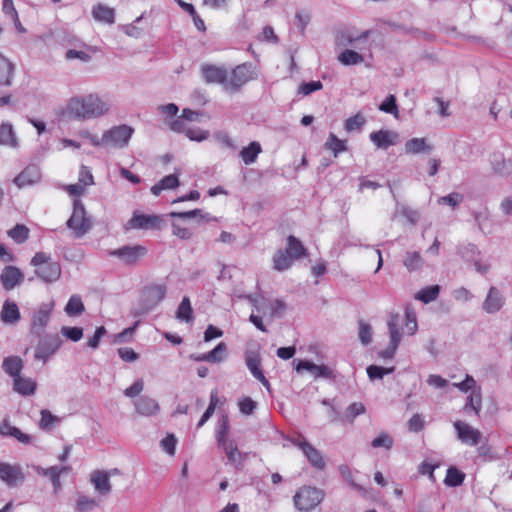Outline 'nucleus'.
Returning a JSON list of instances; mask_svg holds the SVG:
<instances>
[{
    "mask_svg": "<svg viewBox=\"0 0 512 512\" xmlns=\"http://www.w3.org/2000/svg\"><path fill=\"white\" fill-rule=\"evenodd\" d=\"M110 110V104L97 94L72 97L65 109L68 117L77 120H88L101 117Z\"/></svg>",
    "mask_w": 512,
    "mask_h": 512,
    "instance_id": "obj_1",
    "label": "nucleus"
},
{
    "mask_svg": "<svg viewBox=\"0 0 512 512\" xmlns=\"http://www.w3.org/2000/svg\"><path fill=\"white\" fill-rule=\"evenodd\" d=\"M66 225L72 231L75 238H82L92 228V220L87 216L86 209L81 200H74L73 212Z\"/></svg>",
    "mask_w": 512,
    "mask_h": 512,
    "instance_id": "obj_2",
    "label": "nucleus"
},
{
    "mask_svg": "<svg viewBox=\"0 0 512 512\" xmlns=\"http://www.w3.org/2000/svg\"><path fill=\"white\" fill-rule=\"evenodd\" d=\"M256 78L257 73L253 64L242 63L228 73L226 92L237 93L246 83Z\"/></svg>",
    "mask_w": 512,
    "mask_h": 512,
    "instance_id": "obj_3",
    "label": "nucleus"
},
{
    "mask_svg": "<svg viewBox=\"0 0 512 512\" xmlns=\"http://www.w3.org/2000/svg\"><path fill=\"white\" fill-rule=\"evenodd\" d=\"M167 288L164 284L146 286L141 293L140 310L137 314H147L165 298Z\"/></svg>",
    "mask_w": 512,
    "mask_h": 512,
    "instance_id": "obj_4",
    "label": "nucleus"
},
{
    "mask_svg": "<svg viewBox=\"0 0 512 512\" xmlns=\"http://www.w3.org/2000/svg\"><path fill=\"white\" fill-rule=\"evenodd\" d=\"M323 492L315 487L304 486L294 495V504L300 511H310L323 500Z\"/></svg>",
    "mask_w": 512,
    "mask_h": 512,
    "instance_id": "obj_5",
    "label": "nucleus"
},
{
    "mask_svg": "<svg viewBox=\"0 0 512 512\" xmlns=\"http://www.w3.org/2000/svg\"><path fill=\"white\" fill-rule=\"evenodd\" d=\"M134 129L128 125H118L103 133L104 146L124 148L128 145Z\"/></svg>",
    "mask_w": 512,
    "mask_h": 512,
    "instance_id": "obj_6",
    "label": "nucleus"
},
{
    "mask_svg": "<svg viewBox=\"0 0 512 512\" xmlns=\"http://www.w3.org/2000/svg\"><path fill=\"white\" fill-rule=\"evenodd\" d=\"M147 254L143 245H125L110 252L111 256L119 258L126 265H136Z\"/></svg>",
    "mask_w": 512,
    "mask_h": 512,
    "instance_id": "obj_7",
    "label": "nucleus"
},
{
    "mask_svg": "<svg viewBox=\"0 0 512 512\" xmlns=\"http://www.w3.org/2000/svg\"><path fill=\"white\" fill-rule=\"evenodd\" d=\"M293 445L298 447L306 456L309 463L318 470H323L326 466L322 453L312 446L304 437H298L292 440Z\"/></svg>",
    "mask_w": 512,
    "mask_h": 512,
    "instance_id": "obj_8",
    "label": "nucleus"
},
{
    "mask_svg": "<svg viewBox=\"0 0 512 512\" xmlns=\"http://www.w3.org/2000/svg\"><path fill=\"white\" fill-rule=\"evenodd\" d=\"M62 344V340L58 335H46L40 339L35 349V359L41 360L43 363L54 354Z\"/></svg>",
    "mask_w": 512,
    "mask_h": 512,
    "instance_id": "obj_9",
    "label": "nucleus"
},
{
    "mask_svg": "<svg viewBox=\"0 0 512 512\" xmlns=\"http://www.w3.org/2000/svg\"><path fill=\"white\" fill-rule=\"evenodd\" d=\"M458 439L469 446H476L481 440V432L462 421H455L453 424Z\"/></svg>",
    "mask_w": 512,
    "mask_h": 512,
    "instance_id": "obj_10",
    "label": "nucleus"
},
{
    "mask_svg": "<svg viewBox=\"0 0 512 512\" xmlns=\"http://www.w3.org/2000/svg\"><path fill=\"white\" fill-rule=\"evenodd\" d=\"M201 72L206 83L221 84L226 91L228 71L224 67L206 64L201 67Z\"/></svg>",
    "mask_w": 512,
    "mask_h": 512,
    "instance_id": "obj_11",
    "label": "nucleus"
},
{
    "mask_svg": "<svg viewBox=\"0 0 512 512\" xmlns=\"http://www.w3.org/2000/svg\"><path fill=\"white\" fill-rule=\"evenodd\" d=\"M162 219L157 215H146L135 212L128 221V228L132 229H159Z\"/></svg>",
    "mask_w": 512,
    "mask_h": 512,
    "instance_id": "obj_12",
    "label": "nucleus"
},
{
    "mask_svg": "<svg viewBox=\"0 0 512 512\" xmlns=\"http://www.w3.org/2000/svg\"><path fill=\"white\" fill-rule=\"evenodd\" d=\"M245 363L251 374L269 390L270 383L261 369V357L259 353L256 351L246 352Z\"/></svg>",
    "mask_w": 512,
    "mask_h": 512,
    "instance_id": "obj_13",
    "label": "nucleus"
},
{
    "mask_svg": "<svg viewBox=\"0 0 512 512\" xmlns=\"http://www.w3.org/2000/svg\"><path fill=\"white\" fill-rule=\"evenodd\" d=\"M296 371H308L314 378L332 379L334 378L333 371L325 365H317L307 360H300L296 367Z\"/></svg>",
    "mask_w": 512,
    "mask_h": 512,
    "instance_id": "obj_14",
    "label": "nucleus"
},
{
    "mask_svg": "<svg viewBox=\"0 0 512 512\" xmlns=\"http://www.w3.org/2000/svg\"><path fill=\"white\" fill-rule=\"evenodd\" d=\"M23 280V273L15 266H6L0 274V281L7 291L14 289Z\"/></svg>",
    "mask_w": 512,
    "mask_h": 512,
    "instance_id": "obj_15",
    "label": "nucleus"
},
{
    "mask_svg": "<svg viewBox=\"0 0 512 512\" xmlns=\"http://www.w3.org/2000/svg\"><path fill=\"white\" fill-rule=\"evenodd\" d=\"M505 298L501 291L492 286L490 287L488 294L483 302V310L488 314H494L498 312L504 305Z\"/></svg>",
    "mask_w": 512,
    "mask_h": 512,
    "instance_id": "obj_16",
    "label": "nucleus"
},
{
    "mask_svg": "<svg viewBox=\"0 0 512 512\" xmlns=\"http://www.w3.org/2000/svg\"><path fill=\"white\" fill-rule=\"evenodd\" d=\"M135 411L142 416H153L160 411L158 402L149 396H141L134 402Z\"/></svg>",
    "mask_w": 512,
    "mask_h": 512,
    "instance_id": "obj_17",
    "label": "nucleus"
},
{
    "mask_svg": "<svg viewBox=\"0 0 512 512\" xmlns=\"http://www.w3.org/2000/svg\"><path fill=\"white\" fill-rule=\"evenodd\" d=\"M41 179L40 169L36 165L27 166L18 176L15 177L14 183L19 187H25L36 184Z\"/></svg>",
    "mask_w": 512,
    "mask_h": 512,
    "instance_id": "obj_18",
    "label": "nucleus"
},
{
    "mask_svg": "<svg viewBox=\"0 0 512 512\" xmlns=\"http://www.w3.org/2000/svg\"><path fill=\"white\" fill-rule=\"evenodd\" d=\"M0 479L9 486H15L18 482L23 481L24 476L19 467L0 463Z\"/></svg>",
    "mask_w": 512,
    "mask_h": 512,
    "instance_id": "obj_19",
    "label": "nucleus"
},
{
    "mask_svg": "<svg viewBox=\"0 0 512 512\" xmlns=\"http://www.w3.org/2000/svg\"><path fill=\"white\" fill-rule=\"evenodd\" d=\"M398 134L390 130H379L370 134V140L381 149H387L397 143Z\"/></svg>",
    "mask_w": 512,
    "mask_h": 512,
    "instance_id": "obj_20",
    "label": "nucleus"
},
{
    "mask_svg": "<svg viewBox=\"0 0 512 512\" xmlns=\"http://www.w3.org/2000/svg\"><path fill=\"white\" fill-rule=\"evenodd\" d=\"M53 306V303L45 304L35 312L32 321L33 333H39L48 324Z\"/></svg>",
    "mask_w": 512,
    "mask_h": 512,
    "instance_id": "obj_21",
    "label": "nucleus"
},
{
    "mask_svg": "<svg viewBox=\"0 0 512 512\" xmlns=\"http://www.w3.org/2000/svg\"><path fill=\"white\" fill-rule=\"evenodd\" d=\"M36 275L44 282L57 281L61 276V267L58 262H52L35 270Z\"/></svg>",
    "mask_w": 512,
    "mask_h": 512,
    "instance_id": "obj_22",
    "label": "nucleus"
},
{
    "mask_svg": "<svg viewBox=\"0 0 512 512\" xmlns=\"http://www.w3.org/2000/svg\"><path fill=\"white\" fill-rule=\"evenodd\" d=\"M91 482L95 489L103 495L109 494L111 491V484L109 474L105 471L97 470L91 475Z\"/></svg>",
    "mask_w": 512,
    "mask_h": 512,
    "instance_id": "obj_23",
    "label": "nucleus"
},
{
    "mask_svg": "<svg viewBox=\"0 0 512 512\" xmlns=\"http://www.w3.org/2000/svg\"><path fill=\"white\" fill-rule=\"evenodd\" d=\"M92 16L96 21L113 24L115 22V11L104 4H96L92 8Z\"/></svg>",
    "mask_w": 512,
    "mask_h": 512,
    "instance_id": "obj_24",
    "label": "nucleus"
},
{
    "mask_svg": "<svg viewBox=\"0 0 512 512\" xmlns=\"http://www.w3.org/2000/svg\"><path fill=\"white\" fill-rule=\"evenodd\" d=\"M13 388L16 392L21 395L28 396L35 393L36 390V382L31 378L22 377L19 375L18 377L13 379Z\"/></svg>",
    "mask_w": 512,
    "mask_h": 512,
    "instance_id": "obj_25",
    "label": "nucleus"
},
{
    "mask_svg": "<svg viewBox=\"0 0 512 512\" xmlns=\"http://www.w3.org/2000/svg\"><path fill=\"white\" fill-rule=\"evenodd\" d=\"M490 161L496 173L502 175L512 173V158L505 159L501 153H494Z\"/></svg>",
    "mask_w": 512,
    "mask_h": 512,
    "instance_id": "obj_26",
    "label": "nucleus"
},
{
    "mask_svg": "<svg viewBox=\"0 0 512 512\" xmlns=\"http://www.w3.org/2000/svg\"><path fill=\"white\" fill-rule=\"evenodd\" d=\"M20 319L19 308L14 302L6 300L1 311V320L6 324H14Z\"/></svg>",
    "mask_w": 512,
    "mask_h": 512,
    "instance_id": "obj_27",
    "label": "nucleus"
},
{
    "mask_svg": "<svg viewBox=\"0 0 512 512\" xmlns=\"http://www.w3.org/2000/svg\"><path fill=\"white\" fill-rule=\"evenodd\" d=\"M387 324L390 335V344L393 345L394 348H398L402 338V334L399 329L400 316L398 314L390 315Z\"/></svg>",
    "mask_w": 512,
    "mask_h": 512,
    "instance_id": "obj_28",
    "label": "nucleus"
},
{
    "mask_svg": "<svg viewBox=\"0 0 512 512\" xmlns=\"http://www.w3.org/2000/svg\"><path fill=\"white\" fill-rule=\"evenodd\" d=\"M262 152L259 142L253 141L240 151V157L244 164L250 165L256 162L258 155Z\"/></svg>",
    "mask_w": 512,
    "mask_h": 512,
    "instance_id": "obj_29",
    "label": "nucleus"
},
{
    "mask_svg": "<svg viewBox=\"0 0 512 512\" xmlns=\"http://www.w3.org/2000/svg\"><path fill=\"white\" fill-rule=\"evenodd\" d=\"M23 367V362L18 356H9L4 358L2 368L9 376L16 378L20 375Z\"/></svg>",
    "mask_w": 512,
    "mask_h": 512,
    "instance_id": "obj_30",
    "label": "nucleus"
},
{
    "mask_svg": "<svg viewBox=\"0 0 512 512\" xmlns=\"http://www.w3.org/2000/svg\"><path fill=\"white\" fill-rule=\"evenodd\" d=\"M14 65L2 54H0V85L10 86L12 84Z\"/></svg>",
    "mask_w": 512,
    "mask_h": 512,
    "instance_id": "obj_31",
    "label": "nucleus"
},
{
    "mask_svg": "<svg viewBox=\"0 0 512 512\" xmlns=\"http://www.w3.org/2000/svg\"><path fill=\"white\" fill-rule=\"evenodd\" d=\"M179 186L178 177L170 174L162 178L157 184L151 187V193L155 196L160 195L163 190L175 189Z\"/></svg>",
    "mask_w": 512,
    "mask_h": 512,
    "instance_id": "obj_32",
    "label": "nucleus"
},
{
    "mask_svg": "<svg viewBox=\"0 0 512 512\" xmlns=\"http://www.w3.org/2000/svg\"><path fill=\"white\" fill-rule=\"evenodd\" d=\"M430 151L431 147L424 138H412L405 143L406 154L429 153Z\"/></svg>",
    "mask_w": 512,
    "mask_h": 512,
    "instance_id": "obj_33",
    "label": "nucleus"
},
{
    "mask_svg": "<svg viewBox=\"0 0 512 512\" xmlns=\"http://www.w3.org/2000/svg\"><path fill=\"white\" fill-rule=\"evenodd\" d=\"M221 449L224 450L228 460L235 466H238L243 462V456L239 452L236 444L233 440L228 441L226 443H223L221 445H218Z\"/></svg>",
    "mask_w": 512,
    "mask_h": 512,
    "instance_id": "obj_34",
    "label": "nucleus"
},
{
    "mask_svg": "<svg viewBox=\"0 0 512 512\" xmlns=\"http://www.w3.org/2000/svg\"><path fill=\"white\" fill-rule=\"evenodd\" d=\"M286 253L294 260L299 259L306 254V249L299 239L294 236H289L287 239Z\"/></svg>",
    "mask_w": 512,
    "mask_h": 512,
    "instance_id": "obj_35",
    "label": "nucleus"
},
{
    "mask_svg": "<svg viewBox=\"0 0 512 512\" xmlns=\"http://www.w3.org/2000/svg\"><path fill=\"white\" fill-rule=\"evenodd\" d=\"M369 35V31H364L360 36H353L349 31H339L336 34L335 42L337 46H348L353 45L360 39H366Z\"/></svg>",
    "mask_w": 512,
    "mask_h": 512,
    "instance_id": "obj_36",
    "label": "nucleus"
},
{
    "mask_svg": "<svg viewBox=\"0 0 512 512\" xmlns=\"http://www.w3.org/2000/svg\"><path fill=\"white\" fill-rule=\"evenodd\" d=\"M176 318L183 322H191L193 320V309L190 299L183 297L176 311Z\"/></svg>",
    "mask_w": 512,
    "mask_h": 512,
    "instance_id": "obj_37",
    "label": "nucleus"
},
{
    "mask_svg": "<svg viewBox=\"0 0 512 512\" xmlns=\"http://www.w3.org/2000/svg\"><path fill=\"white\" fill-rule=\"evenodd\" d=\"M0 144L9 145L11 147L17 146V139L11 124L3 123L0 126Z\"/></svg>",
    "mask_w": 512,
    "mask_h": 512,
    "instance_id": "obj_38",
    "label": "nucleus"
},
{
    "mask_svg": "<svg viewBox=\"0 0 512 512\" xmlns=\"http://www.w3.org/2000/svg\"><path fill=\"white\" fill-rule=\"evenodd\" d=\"M85 311V306L79 295H72L65 306L68 316H79Z\"/></svg>",
    "mask_w": 512,
    "mask_h": 512,
    "instance_id": "obj_39",
    "label": "nucleus"
},
{
    "mask_svg": "<svg viewBox=\"0 0 512 512\" xmlns=\"http://www.w3.org/2000/svg\"><path fill=\"white\" fill-rule=\"evenodd\" d=\"M293 260L294 259L290 257L286 251L278 250L273 257V267L277 271L287 270L291 266Z\"/></svg>",
    "mask_w": 512,
    "mask_h": 512,
    "instance_id": "obj_40",
    "label": "nucleus"
},
{
    "mask_svg": "<svg viewBox=\"0 0 512 512\" xmlns=\"http://www.w3.org/2000/svg\"><path fill=\"white\" fill-rule=\"evenodd\" d=\"M363 60L361 54L350 49H346L338 55V61L345 66L357 65L362 63Z\"/></svg>",
    "mask_w": 512,
    "mask_h": 512,
    "instance_id": "obj_41",
    "label": "nucleus"
},
{
    "mask_svg": "<svg viewBox=\"0 0 512 512\" xmlns=\"http://www.w3.org/2000/svg\"><path fill=\"white\" fill-rule=\"evenodd\" d=\"M325 149L331 150L334 156L347 150L346 141L338 139L333 133L329 134L327 141L324 144Z\"/></svg>",
    "mask_w": 512,
    "mask_h": 512,
    "instance_id": "obj_42",
    "label": "nucleus"
},
{
    "mask_svg": "<svg viewBox=\"0 0 512 512\" xmlns=\"http://www.w3.org/2000/svg\"><path fill=\"white\" fill-rule=\"evenodd\" d=\"M398 214L405 217L407 221L410 222L412 225H415L419 220V213L416 210H413L412 208L405 204H400L397 202L394 216Z\"/></svg>",
    "mask_w": 512,
    "mask_h": 512,
    "instance_id": "obj_43",
    "label": "nucleus"
},
{
    "mask_svg": "<svg viewBox=\"0 0 512 512\" xmlns=\"http://www.w3.org/2000/svg\"><path fill=\"white\" fill-rule=\"evenodd\" d=\"M439 292L440 287L438 285H432L421 289L416 294L415 298L427 304L434 301L438 297Z\"/></svg>",
    "mask_w": 512,
    "mask_h": 512,
    "instance_id": "obj_44",
    "label": "nucleus"
},
{
    "mask_svg": "<svg viewBox=\"0 0 512 512\" xmlns=\"http://www.w3.org/2000/svg\"><path fill=\"white\" fill-rule=\"evenodd\" d=\"M403 264L409 271H415L422 267L423 259L419 252H407Z\"/></svg>",
    "mask_w": 512,
    "mask_h": 512,
    "instance_id": "obj_45",
    "label": "nucleus"
},
{
    "mask_svg": "<svg viewBox=\"0 0 512 512\" xmlns=\"http://www.w3.org/2000/svg\"><path fill=\"white\" fill-rule=\"evenodd\" d=\"M464 478V473H462L455 467H450L447 470L444 482L447 486L456 487L463 483Z\"/></svg>",
    "mask_w": 512,
    "mask_h": 512,
    "instance_id": "obj_46",
    "label": "nucleus"
},
{
    "mask_svg": "<svg viewBox=\"0 0 512 512\" xmlns=\"http://www.w3.org/2000/svg\"><path fill=\"white\" fill-rule=\"evenodd\" d=\"M209 363H220L227 355V346L224 342H220L214 349L207 353Z\"/></svg>",
    "mask_w": 512,
    "mask_h": 512,
    "instance_id": "obj_47",
    "label": "nucleus"
},
{
    "mask_svg": "<svg viewBox=\"0 0 512 512\" xmlns=\"http://www.w3.org/2000/svg\"><path fill=\"white\" fill-rule=\"evenodd\" d=\"M8 235L16 242V243H24L29 237V229L22 224H17L14 228L8 231Z\"/></svg>",
    "mask_w": 512,
    "mask_h": 512,
    "instance_id": "obj_48",
    "label": "nucleus"
},
{
    "mask_svg": "<svg viewBox=\"0 0 512 512\" xmlns=\"http://www.w3.org/2000/svg\"><path fill=\"white\" fill-rule=\"evenodd\" d=\"M482 407V396L480 391L473 390L472 393L467 397V402L464 406L465 410L471 408L476 415H479Z\"/></svg>",
    "mask_w": 512,
    "mask_h": 512,
    "instance_id": "obj_49",
    "label": "nucleus"
},
{
    "mask_svg": "<svg viewBox=\"0 0 512 512\" xmlns=\"http://www.w3.org/2000/svg\"><path fill=\"white\" fill-rule=\"evenodd\" d=\"M228 433H229L228 418H227V416H223L218 423V428L216 431V439H217L218 445H221L223 443L231 441L227 437Z\"/></svg>",
    "mask_w": 512,
    "mask_h": 512,
    "instance_id": "obj_50",
    "label": "nucleus"
},
{
    "mask_svg": "<svg viewBox=\"0 0 512 512\" xmlns=\"http://www.w3.org/2000/svg\"><path fill=\"white\" fill-rule=\"evenodd\" d=\"M394 367L384 368L377 365H370L367 367V374L370 380L382 379L384 375L390 374L394 371Z\"/></svg>",
    "mask_w": 512,
    "mask_h": 512,
    "instance_id": "obj_51",
    "label": "nucleus"
},
{
    "mask_svg": "<svg viewBox=\"0 0 512 512\" xmlns=\"http://www.w3.org/2000/svg\"><path fill=\"white\" fill-rule=\"evenodd\" d=\"M60 418L52 415L49 410H42L41 411V420H40V427L43 430H50L54 424L59 423Z\"/></svg>",
    "mask_w": 512,
    "mask_h": 512,
    "instance_id": "obj_52",
    "label": "nucleus"
},
{
    "mask_svg": "<svg viewBox=\"0 0 512 512\" xmlns=\"http://www.w3.org/2000/svg\"><path fill=\"white\" fill-rule=\"evenodd\" d=\"M379 109L385 113L392 114L394 117H398L399 111L396 104V98L394 95H389L379 106Z\"/></svg>",
    "mask_w": 512,
    "mask_h": 512,
    "instance_id": "obj_53",
    "label": "nucleus"
},
{
    "mask_svg": "<svg viewBox=\"0 0 512 512\" xmlns=\"http://www.w3.org/2000/svg\"><path fill=\"white\" fill-rule=\"evenodd\" d=\"M365 411L366 409L363 403L354 402L347 407L345 418L352 423L357 416L364 414Z\"/></svg>",
    "mask_w": 512,
    "mask_h": 512,
    "instance_id": "obj_54",
    "label": "nucleus"
},
{
    "mask_svg": "<svg viewBox=\"0 0 512 512\" xmlns=\"http://www.w3.org/2000/svg\"><path fill=\"white\" fill-rule=\"evenodd\" d=\"M359 339L363 345H368L372 341V328L371 326L364 322L363 320L359 321Z\"/></svg>",
    "mask_w": 512,
    "mask_h": 512,
    "instance_id": "obj_55",
    "label": "nucleus"
},
{
    "mask_svg": "<svg viewBox=\"0 0 512 512\" xmlns=\"http://www.w3.org/2000/svg\"><path fill=\"white\" fill-rule=\"evenodd\" d=\"M405 326L409 335L415 334L418 329L416 314L409 308L405 310Z\"/></svg>",
    "mask_w": 512,
    "mask_h": 512,
    "instance_id": "obj_56",
    "label": "nucleus"
},
{
    "mask_svg": "<svg viewBox=\"0 0 512 512\" xmlns=\"http://www.w3.org/2000/svg\"><path fill=\"white\" fill-rule=\"evenodd\" d=\"M365 122H366V120H365L364 116H362L361 114L358 113L355 116L350 117L345 121V129L348 132L360 130L362 128V126L365 124Z\"/></svg>",
    "mask_w": 512,
    "mask_h": 512,
    "instance_id": "obj_57",
    "label": "nucleus"
},
{
    "mask_svg": "<svg viewBox=\"0 0 512 512\" xmlns=\"http://www.w3.org/2000/svg\"><path fill=\"white\" fill-rule=\"evenodd\" d=\"M61 333L63 336H65L66 338L73 342H77L81 340V338L83 337V329L80 327L63 326L61 329Z\"/></svg>",
    "mask_w": 512,
    "mask_h": 512,
    "instance_id": "obj_58",
    "label": "nucleus"
},
{
    "mask_svg": "<svg viewBox=\"0 0 512 512\" xmlns=\"http://www.w3.org/2000/svg\"><path fill=\"white\" fill-rule=\"evenodd\" d=\"M78 182L86 186L94 185V177L89 167L81 165L79 169Z\"/></svg>",
    "mask_w": 512,
    "mask_h": 512,
    "instance_id": "obj_59",
    "label": "nucleus"
},
{
    "mask_svg": "<svg viewBox=\"0 0 512 512\" xmlns=\"http://www.w3.org/2000/svg\"><path fill=\"white\" fill-rule=\"evenodd\" d=\"M463 201V195L457 192L450 193L438 199L439 204L449 205L451 207L458 206Z\"/></svg>",
    "mask_w": 512,
    "mask_h": 512,
    "instance_id": "obj_60",
    "label": "nucleus"
},
{
    "mask_svg": "<svg viewBox=\"0 0 512 512\" xmlns=\"http://www.w3.org/2000/svg\"><path fill=\"white\" fill-rule=\"evenodd\" d=\"M176 444L177 438L174 434H168L160 442L162 449L171 456L175 454Z\"/></svg>",
    "mask_w": 512,
    "mask_h": 512,
    "instance_id": "obj_61",
    "label": "nucleus"
},
{
    "mask_svg": "<svg viewBox=\"0 0 512 512\" xmlns=\"http://www.w3.org/2000/svg\"><path fill=\"white\" fill-rule=\"evenodd\" d=\"M323 87L321 81H311L302 83L298 88V93L304 96L310 95L312 92L321 90Z\"/></svg>",
    "mask_w": 512,
    "mask_h": 512,
    "instance_id": "obj_62",
    "label": "nucleus"
},
{
    "mask_svg": "<svg viewBox=\"0 0 512 512\" xmlns=\"http://www.w3.org/2000/svg\"><path fill=\"white\" fill-rule=\"evenodd\" d=\"M372 447L390 449L393 446V439L387 433H381L371 443Z\"/></svg>",
    "mask_w": 512,
    "mask_h": 512,
    "instance_id": "obj_63",
    "label": "nucleus"
},
{
    "mask_svg": "<svg viewBox=\"0 0 512 512\" xmlns=\"http://www.w3.org/2000/svg\"><path fill=\"white\" fill-rule=\"evenodd\" d=\"M185 135L192 141L201 142L208 138L209 132L198 128L189 127L187 130H185Z\"/></svg>",
    "mask_w": 512,
    "mask_h": 512,
    "instance_id": "obj_64",
    "label": "nucleus"
}]
</instances>
